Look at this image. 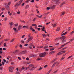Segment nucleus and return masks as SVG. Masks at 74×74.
Returning a JSON list of instances; mask_svg holds the SVG:
<instances>
[{"label":"nucleus","mask_w":74,"mask_h":74,"mask_svg":"<svg viewBox=\"0 0 74 74\" xmlns=\"http://www.w3.org/2000/svg\"><path fill=\"white\" fill-rule=\"evenodd\" d=\"M37 19V18H34V19L33 20V21H34L36 20V19Z\"/></svg>","instance_id":"48"},{"label":"nucleus","mask_w":74,"mask_h":74,"mask_svg":"<svg viewBox=\"0 0 74 74\" xmlns=\"http://www.w3.org/2000/svg\"><path fill=\"white\" fill-rule=\"evenodd\" d=\"M60 3V1L59 0H57L56 1V3H57V4L58 3Z\"/></svg>","instance_id":"18"},{"label":"nucleus","mask_w":74,"mask_h":74,"mask_svg":"<svg viewBox=\"0 0 74 74\" xmlns=\"http://www.w3.org/2000/svg\"><path fill=\"white\" fill-rule=\"evenodd\" d=\"M23 1V0H21L18 3H21V4L22 3V1Z\"/></svg>","instance_id":"21"},{"label":"nucleus","mask_w":74,"mask_h":74,"mask_svg":"<svg viewBox=\"0 0 74 74\" xmlns=\"http://www.w3.org/2000/svg\"><path fill=\"white\" fill-rule=\"evenodd\" d=\"M10 4H11V2H9L8 3V5L7 3H5V7L7 10H8L9 9V6L8 5H10Z\"/></svg>","instance_id":"1"},{"label":"nucleus","mask_w":74,"mask_h":74,"mask_svg":"<svg viewBox=\"0 0 74 74\" xmlns=\"http://www.w3.org/2000/svg\"><path fill=\"white\" fill-rule=\"evenodd\" d=\"M41 69H42V68L40 67V69H38V71H40V70H41Z\"/></svg>","instance_id":"32"},{"label":"nucleus","mask_w":74,"mask_h":74,"mask_svg":"<svg viewBox=\"0 0 74 74\" xmlns=\"http://www.w3.org/2000/svg\"><path fill=\"white\" fill-rule=\"evenodd\" d=\"M25 51H22V54H25Z\"/></svg>","instance_id":"27"},{"label":"nucleus","mask_w":74,"mask_h":74,"mask_svg":"<svg viewBox=\"0 0 74 74\" xmlns=\"http://www.w3.org/2000/svg\"><path fill=\"white\" fill-rule=\"evenodd\" d=\"M29 69H30V68H29V67H27L26 68V69H27V70Z\"/></svg>","instance_id":"56"},{"label":"nucleus","mask_w":74,"mask_h":74,"mask_svg":"<svg viewBox=\"0 0 74 74\" xmlns=\"http://www.w3.org/2000/svg\"><path fill=\"white\" fill-rule=\"evenodd\" d=\"M14 25L16 26H18V24H14Z\"/></svg>","instance_id":"40"},{"label":"nucleus","mask_w":74,"mask_h":74,"mask_svg":"<svg viewBox=\"0 0 74 74\" xmlns=\"http://www.w3.org/2000/svg\"><path fill=\"white\" fill-rule=\"evenodd\" d=\"M55 51H53L51 52V53H55Z\"/></svg>","instance_id":"25"},{"label":"nucleus","mask_w":74,"mask_h":74,"mask_svg":"<svg viewBox=\"0 0 74 74\" xmlns=\"http://www.w3.org/2000/svg\"><path fill=\"white\" fill-rule=\"evenodd\" d=\"M55 49L54 48H52V49H50L51 51H53V50H54Z\"/></svg>","instance_id":"39"},{"label":"nucleus","mask_w":74,"mask_h":74,"mask_svg":"<svg viewBox=\"0 0 74 74\" xmlns=\"http://www.w3.org/2000/svg\"><path fill=\"white\" fill-rule=\"evenodd\" d=\"M14 40H15L14 39H12V40H11V41H10L11 42H13V41H14Z\"/></svg>","instance_id":"23"},{"label":"nucleus","mask_w":74,"mask_h":74,"mask_svg":"<svg viewBox=\"0 0 74 74\" xmlns=\"http://www.w3.org/2000/svg\"><path fill=\"white\" fill-rule=\"evenodd\" d=\"M17 14H20V12L19 11V10H18V12H17Z\"/></svg>","instance_id":"38"},{"label":"nucleus","mask_w":74,"mask_h":74,"mask_svg":"<svg viewBox=\"0 0 74 74\" xmlns=\"http://www.w3.org/2000/svg\"><path fill=\"white\" fill-rule=\"evenodd\" d=\"M27 45H28V44H26L25 45H24V46H27Z\"/></svg>","instance_id":"53"},{"label":"nucleus","mask_w":74,"mask_h":74,"mask_svg":"<svg viewBox=\"0 0 74 74\" xmlns=\"http://www.w3.org/2000/svg\"><path fill=\"white\" fill-rule=\"evenodd\" d=\"M44 48H48V46H45L44 47Z\"/></svg>","instance_id":"62"},{"label":"nucleus","mask_w":74,"mask_h":74,"mask_svg":"<svg viewBox=\"0 0 74 74\" xmlns=\"http://www.w3.org/2000/svg\"><path fill=\"white\" fill-rule=\"evenodd\" d=\"M24 5H25V3H23L22 4V6H24Z\"/></svg>","instance_id":"54"},{"label":"nucleus","mask_w":74,"mask_h":74,"mask_svg":"<svg viewBox=\"0 0 74 74\" xmlns=\"http://www.w3.org/2000/svg\"><path fill=\"white\" fill-rule=\"evenodd\" d=\"M32 1H30L31 3H34V0H31Z\"/></svg>","instance_id":"41"},{"label":"nucleus","mask_w":74,"mask_h":74,"mask_svg":"<svg viewBox=\"0 0 74 74\" xmlns=\"http://www.w3.org/2000/svg\"><path fill=\"white\" fill-rule=\"evenodd\" d=\"M26 60H29V58H26Z\"/></svg>","instance_id":"50"},{"label":"nucleus","mask_w":74,"mask_h":74,"mask_svg":"<svg viewBox=\"0 0 74 74\" xmlns=\"http://www.w3.org/2000/svg\"><path fill=\"white\" fill-rule=\"evenodd\" d=\"M42 27V25H38V27Z\"/></svg>","instance_id":"44"},{"label":"nucleus","mask_w":74,"mask_h":74,"mask_svg":"<svg viewBox=\"0 0 74 74\" xmlns=\"http://www.w3.org/2000/svg\"><path fill=\"white\" fill-rule=\"evenodd\" d=\"M71 57H72V56H69V57L68 58V59H70V58H71Z\"/></svg>","instance_id":"58"},{"label":"nucleus","mask_w":74,"mask_h":74,"mask_svg":"<svg viewBox=\"0 0 74 74\" xmlns=\"http://www.w3.org/2000/svg\"><path fill=\"white\" fill-rule=\"evenodd\" d=\"M18 59H19V60H21V58H20V57H18Z\"/></svg>","instance_id":"43"},{"label":"nucleus","mask_w":74,"mask_h":74,"mask_svg":"<svg viewBox=\"0 0 74 74\" xmlns=\"http://www.w3.org/2000/svg\"><path fill=\"white\" fill-rule=\"evenodd\" d=\"M45 27H43V28H42V31H43V32H45Z\"/></svg>","instance_id":"12"},{"label":"nucleus","mask_w":74,"mask_h":74,"mask_svg":"<svg viewBox=\"0 0 74 74\" xmlns=\"http://www.w3.org/2000/svg\"><path fill=\"white\" fill-rule=\"evenodd\" d=\"M22 28V26H21V25H19L18 28V30H20V29H21Z\"/></svg>","instance_id":"8"},{"label":"nucleus","mask_w":74,"mask_h":74,"mask_svg":"<svg viewBox=\"0 0 74 74\" xmlns=\"http://www.w3.org/2000/svg\"><path fill=\"white\" fill-rule=\"evenodd\" d=\"M65 45H63L61 46V47L62 48H63V47H64V46Z\"/></svg>","instance_id":"46"},{"label":"nucleus","mask_w":74,"mask_h":74,"mask_svg":"<svg viewBox=\"0 0 74 74\" xmlns=\"http://www.w3.org/2000/svg\"><path fill=\"white\" fill-rule=\"evenodd\" d=\"M67 32H65L64 33H63L62 34V36H64L65 34H67Z\"/></svg>","instance_id":"17"},{"label":"nucleus","mask_w":74,"mask_h":74,"mask_svg":"<svg viewBox=\"0 0 74 74\" xmlns=\"http://www.w3.org/2000/svg\"><path fill=\"white\" fill-rule=\"evenodd\" d=\"M55 5L52 6L50 8L51 9H53L55 8Z\"/></svg>","instance_id":"10"},{"label":"nucleus","mask_w":74,"mask_h":74,"mask_svg":"<svg viewBox=\"0 0 74 74\" xmlns=\"http://www.w3.org/2000/svg\"><path fill=\"white\" fill-rule=\"evenodd\" d=\"M9 24L10 25V27H12V26L14 25V23H11Z\"/></svg>","instance_id":"7"},{"label":"nucleus","mask_w":74,"mask_h":74,"mask_svg":"<svg viewBox=\"0 0 74 74\" xmlns=\"http://www.w3.org/2000/svg\"><path fill=\"white\" fill-rule=\"evenodd\" d=\"M64 14H65L64 12H63L62 13L61 15H64Z\"/></svg>","instance_id":"37"},{"label":"nucleus","mask_w":74,"mask_h":74,"mask_svg":"<svg viewBox=\"0 0 74 74\" xmlns=\"http://www.w3.org/2000/svg\"><path fill=\"white\" fill-rule=\"evenodd\" d=\"M56 59H54V60H53L52 61V62H55V61H56Z\"/></svg>","instance_id":"45"},{"label":"nucleus","mask_w":74,"mask_h":74,"mask_svg":"<svg viewBox=\"0 0 74 74\" xmlns=\"http://www.w3.org/2000/svg\"><path fill=\"white\" fill-rule=\"evenodd\" d=\"M34 67L32 68L30 70H32V71H33V70H34Z\"/></svg>","instance_id":"22"},{"label":"nucleus","mask_w":74,"mask_h":74,"mask_svg":"<svg viewBox=\"0 0 74 74\" xmlns=\"http://www.w3.org/2000/svg\"><path fill=\"white\" fill-rule=\"evenodd\" d=\"M65 52H66V51H60L57 53V55H58V56H59V55H60L63 54V53H65Z\"/></svg>","instance_id":"2"},{"label":"nucleus","mask_w":74,"mask_h":74,"mask_svg":"<svg viewBox=\"0 0 74 74\" xmlns=\"http://www.w3.org/2000/svg\"><path fill=\"white\" fill-rule=\"evenodd\" d=\"M43 47L42 46H40V47H37V48H42Z\"/></svg>","instance_id":"19"},{"label":"nucleus","mask_w":74,"mask_h":74,"mask_svg":"<svg viewBox=\"0 0 74 74\" xmlns=\"http://www.w3.org/2000/svg\"><path fill=\"white\" fill-rule=\"evenodd\" d=\"M8 39H5L4 40V41H8Z\"/></svg>","instance_id":"33"},{"label":"nucleus","mask_w":74,"mask_h":74,"mask_svg":"<svg viewBox=\"0 0 74 74\" xmlns=\"http://www.w3.org/2000/svg\"><path fill=\"white\" fill-rule=\"evenodd\" d=\"M66 38V37H65L64 36L61 37L60 38V39H63V40H64V39H65Z\"/></svg>","instance_id":"9"},{"label":"nucleus","mask_w":74,"mask_h":74,"mask_svg":"<svg viewBox=\"0 0 74 74\" xmlns=\"http://www.w3.org/2000/svg\"><path fill=\"white\" fill-rule=\"evenodd\" d=\"M48 67V65H45L44 66V68H46V67Z\"/></svg>","instance_id":"31"},{"label":"nucleus","mask_w":74,"mask_h":74,"mask_svg":"<svg viewBox=\"0 0 74 74\" xmlns=\"http://www.w3.org/2000/svg\"><path fill=\"white\" fill-rule=\"evenodd\" d=\"M53 27H56V26H57V24L56 23H55L54 25H52Z\"/></svg>","instance_id":"13"},{"label":"nucleus","mask_w":74,"mask_h":74,"mask_svg":"<svg viewBox=\"0 0 74 74\" xmlns=\"http://www.w3.org/2000/svg\"><path fill=\"white\" fill-rule=\"evenodd\" d=\"M4 63H5V62H2V65H3V66H4Z\"/></svg>","instance_id":"20"},{"label":"nucleus","mask_w":74,"mask_h":74,"mask_svg":"<svg viewBox=\"0 0 74 74\" xmlns=\"http://www.w3.org/2000/svg\"><path fill=\"white\" fill-rule=\"evenodd\" d=\"M38 17V18H42V15H41L40 16H38V15H36Z\"/></svg>","instance_id":"11"},{"label":"nucleus","mask_w":74,"mask_h":74,"mask_svg":"<svg viewBox=\"0 0 74 74\" xmlns=\"http://www.w3.org/2000/svg\"><path fill=\"white\" fill-rule=\"evenodd\" d=\"M29 67H33V65L32 64H31L29 65Z\"/></svg>","instance_id":"35"},{"label":"nucleus","mask_w":74,"mask_h":74,"mask_svg":"<svg viewBox=\"0 0 74 74\" xmlns=\"http://www.w3.org/2000/svg\"><path fill=\"white\" fill-rule=\"evenodd\" d=\"M74 33V31H72L71 32V34H73V33Z\"/></svg>","instance_id":"64"},{"label":"nucleus","mask_w":74,"mask_h":74,"mask_svg":"<svg viewBox=\"0 0 74 74\" xmlns=\"http://www.w3.org/2000/svg\"><path fill=\"white\" fill-rule=\"evenodd\" d=\"M3 61L4 62H6V60L5 59H3Z\"/></svg>","instance_id":"59"},{"label":"nucleus","mask_w":74,"mask_h":74,"mask_svg":"<svg viewBox=\"0 0 74 74\" xmlns=\"http://www.w3.org/2000/svg\"><path fill=\"white\" fill-rule=\"evenodd\" d=\"M29 5H27L25 7V8L26 9H27V8H29Z\"/></svg>","instance_id":"16"},{"label":"nucleus","mask_w":74,"mask_h":74,"mask_svg":"<svg viewBox=\"0 0 74 74\" xmlns=\"http://www.w3.org/2000/svg\"><path fill=\"white\" fill-rule=\"evenodd\" d=\"M57 31H59L60 30V28H58L56 29Z\"/></svg>","instance_id":"26"},{"label":"nucleus","mask_w":74,"mask_h":74,"mask_svg":"<svg viewBox=\"0 0 74 74\" xmlns=\"http://www.w3.org/2000/svg\"><path fill=\"white\" fill-rule=\"evenodd\" d=\"M9 72H11V73H13V71L12 70H9Z\"/></svg>","instance_id":"55"},{"label":"nucleus","mask_w":74,"mask_h":74,"mask_svg":"<svg viewBox=\"0 0 74 74\" xmlns=\"http://www.w3.org/2000/svg\"><path fill=\"white\" fill-rule=\"evenodd\" d=\"M33 40V37H30L27 40L28 42H29V41H31Z\"/></svg>","instance_id":"6"},{"label":"nucleus","mask_w":74,"mask_h":74,"mask_svg":"<svg viewBox=\"0 0 74 74\" xmlns=\"http://www.w3.org/2000/svg\"><path fill=\"white\" fill-rule=\"evenodd\" d=\"M30 46L29 47V48L30 49H32V48H33V47L34 48H35V47L33 46V45H32V44H30Z\"/></svg>","instance_id":"4"},{"label":"nucleus","mask_w":74,"mask_h":74,"mask_svg":"<svg viewBox=\"0 0 74 74\" xmlns=\"http://www.w3.org/2000/svg\"><path fill=\"white\" fill-rule=\"evenodd\" d=\"M37 60H41V59L40 58H38L37 59Z\"/></svg>","instance_id":"47"},{"label":"nucleus","mask_w":74,"mask_h":74,"mask_svg":"<svg viewBox=\"0 0 74 74\" xmlns=\"http://www.w3.org/2000/svg\"><path fill=\"white\" fill-rule=\"evenodd\" d=\"M25 35H23V36H22V38H24V37H25Z\"/></svg>","instance_id":"52"},{"label":"nucleus","mask_w":74,"mask_h":74,"mask_svg":"<svg viewBox=\"0 0 74 74\" xmlns=\"http://www.w3.org/2000/svg\"><path fill=\"white\" fill-rule=\"evenodd\" d=\"M47 9L48 10H49L50 9V8L49 7H48L47 8Z\"/></svg>","instance_id":"42"},{"label":"nucleus","mask_w":74,"mask_h":74,"mask_svg":"<svg viewBox=\"0 0 74 74\" xmlns=\"http://www.w3.org/2000/svg\"><path fill=\"white\" fill-rule=\"evenodd\" d=\"M30 1V0H27L26 1V3H29Z\"/></svg>","instance_id":"34"},{"label":"nucleus","mask_w":74,"mask_h":74,"mask_svg":"<svg viewBox=\"0 0 74 74\" xmlns=\"http://www.w3.org/2000/svg\"><path fill=\"white\" fill-rule=\"evenodd\" d=\"M7 18H5L4 20V21H7Z\"/></svg>","instance_id":"51"},{"label":"nucleus","mask_w":74,"mask_h":74,"mask_svg":"<svg viewBox=\"0 0 74 74\" xmlns=\"http://www.w3.org/2000/svg\"><path fill=\"white\" fill-rule=\"evenodd\" d=\"M56 63H57V62H55L53 65H54V66H55V64H56Z\"/></svg>","instance_id":"36"},{"label":"nucleus","mask_w":74,"mask_h":74,"mask_svg":"<svg viewBox=\"0 0 74 74\" xmlns=\"http://www.w3.org/2000/svg\"><path fill=\"white\" fill-rule=\"evenodd\" d=\"M20 21L21 22H22V23H25V21Z\"/></svg>","instance_id":"24"},{"label":"nucleus","mask_w":74,"mask_h":74,"mask_svg":"<svg viewBox=\"0 0 74 74\" xmlns=\"http://www.w3.org/2000/svg\"><path fill=\"white\" fill-rule=\"evenodd\" d=\"M25 28L26 29H29V27L28 26H26Z\"/></svg>","instance_id":"63"},{"label":"nucleus","mask_w":74,"mask_h":74,"mask_svg":"<svg viewBox=\"0 0 74 74\" xmlns=\"http://www.w3.org/2000/svg\"><path fill=\"white\" fill-rule=\"evenodd\" d=\"M21 3H18V2H17L16 3V4L14 6L16 7V6H19L21 5Z\"/></svg>","instance_id":"5"},{"label":"nucleus","mask_w":74,"mask_h":74,"mask_svg":"<svg viewBox=\"0 0 74 74\" xmlns=\"http://www.w3.org/2000/svg\"><path fill=\"white\" fill-rule=\"evenodd\" d=\"M32 26H37V25L35 24H33L32 25Z\"/></svg>","instance_id":"28"},{"label":"nucleus","mask_w":74,"mask_h":74,"mask_svg":"<svg viewBox=\"0 0 74 74\" xmlns=\"http://www.w3.org/2000/svg\"><path fill=\"white\" fill-rule=\"evenodd\" d=\"M14 69V67H10L9 68V70H13Z\"/></svg>","instance_id":"14"},{"label":"nucleus","mask_w":74,"mask_h":74,"mask_svg":"<svg viewBox=\"0 0 74 74\" xmlns=\"http://www.w3.org/2000/svg\"><path fill=\"white\" fill-rule=\"evenodd\" d=\"M66 48H67V47H65L64 48H62V50H64V49H66Z\"/></svg>","instance_id":"29"},{"label":"nucleus","mask_w":74,"mask_h":74,"mask_svg":"<svg viewBox=\"0 0 74 74\" xmlns=\"http://www.w3.org/2000/svg\"><path fill=\"white\" fill-rule=\"evenodd\" d=\"M13 29L15 31H16V28L15 27L13 28Z\"/></svg>","instance_id":"30"},{"label":"nucleus","mask_w":74,"mask_h":74,"mask_svg":"<svg viewBox=\"0 0 74 74\" xmlns=\"http://www.w3.org/2000/svg\"><path fill=\"white\" fill-rule=\"evenodd\" d=\"M20 48H22V45H20Z\"/></svg>","instance_id":"60"},{"label":"nucleus","mask_w":74,"mask_h":74,"mask_svg":"<svg viewBox=\"0 0 74 74\" xmlns=\"http://www.w3.org/2000/svg\"><path fill=\"white\" fill-rule=\"evenodd\" d=\"M46 53H45V52L41 53L40 55V56L39 57V58L45 57V55H46Z\"/></svg>","instance_id":"3"},{"label":"nucleus","mask_w":74,"mask_h":74,"mask_svg":"<svg viewBox=\"0 0 74 74\" xmlns=\"http://www.w3.org/2000/svg\"><path fill=\"white\" fill-rule=\"evenodd\" d=\"M4 47H6V43H5L4 44Z\"/></svg>","instance_id":"49"},{"label":"nucleus","mask_w":74,"mask_h":74,"mask_svg":"<svg viewBox=\"0 0 74 74\" xmlns=\"http://www.w3.org/2000/svg\"><path fill=\"white\" fill-rule=\"evenodd\" d=\"M42 36L44 38H45V37H46V35L45 34H42Z\"/></svg>","instance_id":"15"},{"label":"nucleus","mask_w":74,"mask_h":74,"mask_svg":"<svg viewBox=\"0 0 74 74\" xmlns=\"http://www.w3.org/2000/svg\"><path fill=\"white\" fill-rule=\"evenodd\" d=\"M21 42L23 43H24V42H24V41L23 40H21Z\"/></svg>","instance_id":"57"},{"label":"nucleus","mask_w":74,"mask_h":74,"mask_svg":"<svg viewBox=\"0 0 74 74\" xmlns=\"http://www.w3.org/2000/svg\"><path fill=\"white\" fill-rule=\"evenodd\" d=\"M16 74H19L20 73H19V72H16Z\"/></svg>","instance_id":"61"}]
</instances>
